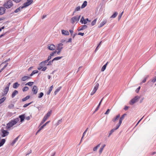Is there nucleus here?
I'll return each mask as SVG.
<instances>
[{
  "label": "nucleus",
  "instance_id": "nucleus-31",
  "mask_svg": "<svg viewBox=\"0 0 156 156\" xmlns=\"http://www.w3.org/2000/svg\"><path fill=\"white\" fill-rule=\"evenodd\" d=\"M30 5L29 3H27V2H26L25 3H24V4H23V5L22 6L23 8H25V7L28 6Z\"/></svg>",
  "mask_w": 156,
  "mask_h": 156
},
{
  "label": "nucleus",
  "instance_id": "nucleus-3",
  "mask_svg": "<svg viewBox=\"0 0 156 156\" xmlns=\"http://www.w3.org/2000/svg\"><path fill=\"white\" fill-rule=\"evenodd\" d=\"M13 3L11 1H8L5 3L4 5V6L6 9H9L11 8L12 5Z\"/></svg>",
  "mask_w": 156,
  "mask_h": 156
},
{
  "label": "nucleus",
  "instance_id": "nucleus-49",
  "mask_svg": "<svg viewBox=\"0 0 156 156\" xmlns=\"http://www.w3.org/2000/svg\"><path fill=\"white\" fill-rule=\"evenodd\" d=\"M123 13V12H122L118 16V20H119L121 18L122 16Z\"/></svg>",
  "mask_w": 156,
  "mask_h": 156
},
{
  "label": "nucleus",
  "instance_id": "nucleus-64",
  "mask_svg": "<svg viewBox=\"0 0 156 156\" xmlns=\"http://www.w3.org/2000/svg\"><path fill=\"white\" fill-rule=\"evenodd\" d=\"M51 58V56L50 55L48 57V60H50Z\"/></svg>",
  "mask_w": 156,
  "mask_h": 156
},
{
  "label": "nucleus",
  "instance_id": "nucleus-33",
  "mask_svg": "<svg viewBox=\"0 0 156 156\" xmlns=\"http://www.w3.org/2000/svg\"><path fill=\"white\" fill-rule=\"evenodd\" d=\"M62 56H58L55 57L53 59V60H58L62 58Z\"/></svg>",
  "mask_w": 156,
  "mask_h": 156
},
{
  "label": "nucleus",
  "instance_id": "nucleus-11",
  "mask_svg": "<svg viewBox=\"0 0 156 156\" xmlns=\"http://www.w3.org/2000/svg\"><path fill=\"white\" fill-rule=\"evenodd\" d=\"M5 9L3 7H0V15H2L4 13Z\"/></svg>",
  "mask_w": 156,
  "mask_h": 156
},
{
  "label": "nucleus",
  "instance_id": "nucleus-15",
  "mask_svg": "<svg viewBox=\"0 0 156 156\" xmlns=\"http://www.w3.org/2000/svg\"><path fill=\"white\" fill-rule=\"evenodd\" d=\"M25 115H23L19 116V117L20 119V122H23L25 119Z\"/></svg>",
  "mask_w": 156,
  "mask_h": 156
},
{
  "label": "nucleus",
  "instance_id": "nucleus-13",
  "mask_svg": "<svg viewBox=\"0 0 156 156\" xmlns=\"http://www.w3.org/2000/svg\"><path fill=\"white\" fill-rule=\"evenodd\" d=\"M87 28V26L86 25H83L79 28V29H78V31H80L82 30H83L84 29H86Z\"/></svg>",
  "mask_w": 156,
  "mask_h": 156
},
{
  "label": "nucleus",
  "instance_id": "nucleus-37",
  "mask_svg": "<svg viewBox=\"0 0 156 156\" xmlns=\"http://www.w3.org/2000/svg\"><path fill=\"white\" fill-rule=\"evenodd\" d=\"M32 91L34 94H36L38 90L37 89V88H33Z\"/></svg>",
  "mask_w": 156,
  "mask_h": 156
},
{
  "label": "nucleus",
  "instance_id": "nucleus-38",
  "mask_svg": "<svg viewBox=\"0 0 156 156\" xmlns=\"http://www.w3.org/2000/svg\"><path fill=\"white\" fill-rule=\"evenodd\" d=\"M97 20V19L96 18L94 19L93 21H92L91 23V25L92 26H94L96 24Z\"/></svg>",
  "mask_w": 156,
  "mask_h": 156
},
{
  "label": "nucleus",
  "instance_id": "nucleus-1",
  "mask_svg": "<svg viewBox=\"0 0 156 156\" xmlns=\"http://www.w3.org/2000/svg\"><path fill=\"white\" fill-rule=\"evenodd\" d=\"M19 119L17 118L11 120L9 123L6 124V129L7 130H9L13 126L16 125L19 121Z\"/></svg>",
  "mask_w": 156,
  "mask_h": 156
},
{
  "label": "nucleus",
  "instance_id": "nucleus-47",
  "mask_svg": "<svg viewBox=\"0 0 156 156\" xmlns=\"http://www.w3.org/2000/svg\"><path fill=\"white\" fill-rule=\"evenodd\" d=\"M57 52V51L56 50H55V51H53V52H52V53H51L50 55L51 56H53L54 55V54H55Z\"/></svg>",
  "mask_w": 156,
  "mask_h": 156
},
{
  "label": "nucleus",
  "instance_id": "nucleus-55",
  "mask_svg": "<svg viewBox=\"0 0 156 156\" xmlns=\"http://www.w3.org/2000/svg\"><path fill=\"white\" fill-rule=\"evenodd\" d=\"M109 111L110 109H108L106 111V112L105 113V114L106 115L108 114V113H109Z\"/></svg>",
  "mask_w": 156,
  "mask_h": 156
},
{
  "label": "nucleus",
  "instance_id": "nucleus-32",
  "mask_svg": "<svg viewBox=\"0 0 156 156\" xmlns=\"http://www.w3.org/2000/svg\"><path fill=\"white\" fill-rule=\"evenodd\" d=\"M38 73V71L37 70H34L32 72V73L30 74V76H32L33 75H34L36 73Z\"/></svg>",
  "mask_w": 156,
  "mask_h": 156
},
{
  "label": "nucleus",
  "instance_id": "nucleus-40",
  "mask_svg": "<svg viewBox=\"0 0 156 156\" xmlns=\"http://www.w3.org/2000/svg\"><path fill=\"white\" fill-rule=\"evenodd\" d=\"M80 9V6H78L76 8L74 11L73 12V13H74L76 11H79Z\"/></svg>",
  "mask_w": 156,
  "mask_h": 156
},
{
  "label": "nucleus",
  "instance_id": "nucleus-45",
  "mask_svg": "<svg viewBox=\"0 0 156 156\" xmlns=\"http://www.w3.org/2000/svg\"><path fill=\"white\" fill-rule=\"evenodd\" d=\"M43 95L44 94L42 92L40 93L38 96V98H41L43 96Z\"/></svg>",
  "mask_w": 156,
  "mask_h": 156
},
{
  "label": "nucleus",
  "instance_id": "nucleus-43",
  "mask_svg": "<svg viewBox=\"0 0 156 156\" xmlns=\"http://www.w3.org/2000/svg\"><path fill=\"white\" fill-rule=\"evenodd\" d=\"M27 2L28 3H29L30 5L31 4L32 2H33V0H27Z\"/></svg>",
  "mask_w": 156,
  "mask_h": 156
},
{
  "label": "nucleus",
  "instance_id": "nucleus-42",
  "mask_svg": "<svg viewBox=\"0 0 156 156\" xmlns=\"http://www.w3.org/2000/svg\"><path fill=\"white\" fill-rule=\"evenodd\" d=\"M45 65V64L44 62H42L40 63L39 64V66H40L42 68L44 67Z\"/></svg>",
  "mask_w": 156,
  "mask_h": 156
},
{
  "label": "nucleus",
  "instance_id": "nucleus-19",
  "mask_svg": "<svg viewBox=\"0 0 156 156\" xmlns=\"http://www.w3.org/2000/svg\"><path fill=\"white\" fill-rule=\"evenodd\" d=\"M23 8L22 6H20V7H19V8H18L17 9H16L14 11V12L15 13L18 12H19V11H20L21 9H23Z\"/></svg>",
  "mask_w": 156,
  "mask_h": 156
},
{
  "label": "nucleus",
  "instance_id": "nucleus-29",
  "mask_svg": "<svg viewBox=\"0 0 156 156\" xmlns=\"http://www.w3.org/2000/svg\"><path fill=\"white\" fill-rule=\"evenodd\" d=\"M30 98V96H29V95L27 96L25 98H23L22 99V101H25L27 100L28 99H29Z\"/></svg>",
  "mask_w": 156,
  "mask_h": 156
},
{
  "label": "nucleus",
  "instance_id": "nucleus-46",
  "mask_svg": "<svg viewBox=\"0 0 156 156\" xmlns=\"http://www.w3.org/2000/svg\"><path fill=\"white\" fill-rule=\"evenodd\" d=\"M19 136L17 137L15 139V140L13 141L12 142L13 144H14L17 140Z\"/></svg>",
  "mask_w": 156,
  "mask_h": 156
},
{
  "label": "nucleus",
  "instance_id": "nucleus-36",
  "mask_svg": "<svg viewBox=\"0 0 156 156\" xmlns=\"http://www.w3.org/2000/svg\"><path fill=\"white\" fill-rule=\"evenodd\" d=\"M50 122V121H49L46 122L41 127V128L43 129L46 125L47 124H48Z\"/></svg>",
  "mask_w": 156,
  "mask_h": 156
},
{
  "label": "nucleus",
  "instance_id": "nucleus-41",
  "mask_svg": "<svg viewBox=\"0 0 156 156\" xmlns=\"http://www.w3.org/2000/svg\"><path fill=\"white\" fill-rule=\"evenodd\" d=\"M14 105L12 104H11L10 105H9L8 106V108L10 109H12L14 108Z\"/></svg>",
  "mask_w": 156,
  "mask_h": 156
},
{
  "label": "nucleus",
  "instance_id": "nucleus-14",
  "mask_svg": "<svg viewBox=\"0 0 156 156\" xmlns=\"http://www.w3.org/2000/svg\"><path fill=\"white\" fill-rule=\"evenodd\" d=\"M107 22V20H105L101 23L98 26V27L100 28L103 26Z\"/></svg>",
  "mask_w": 156,
  "mask_h": 156
},
{
  "label": "nucleus",
  "instance_id": "nucleus-58",
  "mask_svg": "<svg viewBox=\"0 0 156 156\" xmlns=\"http://www.w3.org/2000/svg\"><path fill=\"white\" fill-rule=\"evenodd\" d=\"M78 34L79 35H81L82 36H83L84 34V33H81V32H79L78 33Z\"/></svg>",
  "mask_w": 156,
  "mask_h": 156
},
{
  "label": "nucleus",
  "instance_id": "nucleus-28",
  "mask_svg": "<svg viewBox=\"0 0 156 156\" xmlns=\"http://www.w3.org/2000/svg\"><path fill=\"white\" fill-rule=\"evenodd\" d=\"M19 85L17 82L15 83L13 85V88H17L19 87Z\"/></svg>",
  "mask_w": 156,
  "mask_h": 156
},
{
  "label": "nucleus",
  "instance_id": "nucleus-61",
  "mask_svg": "<svg viewBox=\"0 0 156 156\" xmlns=\"http://www.w3.org/2000/svg\"><path fill=\"white\" fill-rule=\"evenodd\" d=\"M62 122V119L59 120L57 122V125H58L59 123H61Z\"/></svg>",
  "mask_w": 156,
  "mask_h": 156
},
{
  "label": "nucleus",
  "instance_id": "nucleus-24",
  "mask_svg": "<svg viewBox=\"0 0 156 156\" xmlns=\"http://www.w3.org/2000/svg\"><path fill=\"white\" fill-rule=\"evenodd\" d=\"M103 98L101 100V101H100V102L99 103V104L98 105V106H97V107L96 108V109H95V112H96V111H97L98 110L99 108V107H100V105H101V102H102V100L103 99Z\"/></svg>",
  "mask_w": 156,
  "mask_h": 156
},
{
  "label": "nucleus",
  "instance_id": "nucleus-63",
  "mask_svg": "<svg viewBox=\"0 0 156 156\" xmlns=\"http://www.w3.org/2000/svg\"><path fill=\"white\" fill-rule=\"evenodd\" d=\"M129 108V107L125 106V107L124 108V109L125 110H127Z\"/></svg>",
  "mask_w": 156,
  "mask_h": 156
},
{
  "label": "nucleus",
  "instance_id": "nucleus-35",
  "mask_svg": "<svg viewBox=\"0 0 156 156\" xmlns=\"http://www.w3.org/2000/svg\"><path fill=\"white\" fill-rule=\"evenodd\" d=\"M100 144H99L96 147H94L93 148V151H96L97 150L98 148L100 146Z\"/></svg>",
  "mask_w": 156,
  "mask_h": 156
},
{
  "label": "nucleus",
  "instance_id": "nucleus-21",
  "mask_svg": "<svg viewBox=\"0 0 156 156\" xmlns=\"http://www.w3.org/2000/svg\"><path fill=\"white\" fill-rule=\"evenodd\" d=\"M5 139H2L1 140L0 142V147L2 146L5 143Z\"/></svg>",
  "mask_w": 156,
  "mask_h": 156
},
{
  "label": "nucleus",
  "instance_id": "nucleus-22",
  "mask_svg": "<svg viewBox=\"0 0 156 156\" xmlns=\"http://www.w3.org/2000/svg\"><path fill=\"white\" fill-rule=\"evenodd\" d=\"M30 78V77L29 76H24L22 77L21 80L23 81H25Z\"/></svg>",
  "mask_w": 156,
  "mask_h": 156
},
{
  "label": "nucleus",
  "instance_id": "nucleus-59",
  "mask_svg": "<svg viewBox=\"0 0 156 156\" xmlns=\"http://www.w3.org/2000/svg\"><path fill=\"white\" fill-rule=\"evenodd\" d=\"M13 1L16 3H18L20 2L21 0H13Z\"/></svg>",
  "mask_w": 156,
  "mask_h": 156
},
{
  "label": "nucleus",
  "instance_id": "nucleus-18",
  "mask_svg": "<svg viewBox=\"0 0 156 156\" xmlns=\"http://www.w3.org/2000/svg\"><path fill=\"white\" fill-rule=\"evenodd\" d=\"M87 5V2L86 1H84L81 6V8L83 9Z\"/></svg>",
  "mask_w": 156,
  "mask_h": 156
},
{
  "label": "nucleus",
  "instance_id": "nucleus-17",
  "mask_svg": "<svg viewBox=\"0 0 156 156\" xmlns=\"http://www.w3.org/2000/svg\"><path fill=\"white\" fill-rule=\"evenodd\" d=\"M120 115L119 114L118 115H117L116 116L115 118H114L112 119V121L113 122H115V121L118 119L120 117Z\"/></svg>",
  "mask_w": 156,
  "mask_h": 156
},
{
  "label": "nucleus",
  "instance_id": "nucleus-34",
  "mask_svg": "<svg viewBox=\"0 0 156 156\" xmlns=\"http://www.w3.org/2000/svg\"><path fill=\"white\" fill-rule=\"evenodd\" d=\"M6 98L5 97H3L0 99V104L3 103L5 100Z\"/></svg>",
  "mask_w": 156,
  "mask_h": 156
},
{
  "label": "nucleus",
  "instance_id": "nucleus-10",
  "mask_svg": "<svg viewBox=\"0 0 156 156\" xmlns=\"http://www.w3.org/2000/svg\"><path fill=\"white\" fill-rule=\"evenodd\" d=\"M63 44L62 43H59L56 46V49L57 50H62L63 48Z\"/></svg>",
  "mask_w": 156,
  "mask_h": 156
},
{
  "label": "nucleus",
  "instance_id": "nucleus-23",
  "mask_svg": "<svg viewBox=\"0 0 156 156\" xmlns=\"http://www.w3.org/2000/svg\"><path fill=\"white\" fill-rule=\"evenodd\" d=\"M108 62H107L105 65H104L102 67L101 69V71L102 72L104 71L106 69L107 65L108 64Z\"/></svg>",
  "mask_w": 156,
  "mask_h": 156
},
{
  "label": "nucleus",
  "instance_id": "nucleus-20",
  "mask_svg": "<svg viewBox=\"0 0 156 156\" xmlns=\"http://www.w3.org/2000/svg\"><path fill=\"white\" fill-rule=\"evenodd\" d=\"M148 77V75L144 77V79L142 80V81L140 83V84H141L142 83L145 82Z\"/></svg>",
  "mask_w": 156,
  "mask_h": 156
},
{
  "label": "nucleus",
  "instance_id": "nucleus-8",
  "mask_svg": "<svg viewBox=\"0 0 156 156\" xmlns=\"http://www.w3.org/2000/svg\"><path fill=\"white\" fill-rule=\"evenodd\" d=\"M47 48L50 50H53L55 49L56 47L53 44H48Z\"/></svg>",
  "mask_w": 156,
  "mask_h": 156
},
{
  "label": "nucleus",
  "instance_id": "nucleus-53",
  "mask_svg": "<svg viewBox=\"0 0 156 156\" xmlns=\"http://www.w3.org/2000/svg\"><path fill=\"white\" fill-rule=\"evenodd\" d=\"M69 32H70V33L71 34V35L72 36L73 34V30H69Z\"/></svg>",
  "mask_w": 156,
  "mask_h": 156
},
{
  "label": "nucleus",
  "instance_id": "nucleus-44",
  "mask_svg": "<svg viewBox=\"0 0 156 156\" xmlns=\"http://www.w3.org/2000/svg\"><path fill=\"white\" fill-rule=\"evenodd\" d=\"M32 103V102H31L29 103L26 104L24 105L23 107L24 108H26L27 107V106H28V105H30V104H31Z\"/></svg>",
  "mask_w": 156,
  "mask_h": 156
},
{
  "label": "nucleus",
  "instance_id": "nucleus-6",
  "mask_svg": "<svg viewBox=\"0 0 156 156\" xmlns=\"http://www.w3.org/2000/svg\"><path fill=\"white\" fill-rule=\"evenodd\" d=\"M126 115V114H124L120 118L119 120V122L117 125V129H118L121 125L122 121L123 120L124 117Z\"/></svg>",
  "mask_w": 156,
  "mask_h": 156
},
{
  "label": "nucleus",
  "instance_id": "nucleus-51",
  "mask_svg": "<svg viewBox=\"0 0 156 156\" xmlns=\"http://www.w3.org/2000/svg\"><path fill=\"white\" fill-rule=\"evenodd\" d=\"M60 91V89L58 88L55 91V95H56L57 93L58 92Z\"/></svg>",
  "mask_w": 156,
  "mask_h": 156
},
{
  "label": "nucleus",
  "instance_id": "nucleus-50",
  "mask_svg": "<svg viewBox=\"0 0 156 156\" xmlns=\"http://www.w3.org/2000/svg\"><path fill=\"white\" fill-rule=\"evenodd\" d=\"M95 86L94 88H98L99 87V84L98 83H95Z\"/></svg>",
  "mask_w": 156,
  "mask_h": 156
},
{
  "label": "nucleus",
  "instance_id": "nucleus-60",
  "mask_svg": "<svg viewBox=\"0 0 156 156\" xmlns=\"http://www.w3.org/2000/svg\"><path fill=\"white\" fill-rule=\"evenodd\" d=\"M46 69H47V67H43L42 68V71H45L46 70Z\"/></svg>",
  "mask_w": 156,
  "mask_h": 156
},
{
  "label": "nucleus",
  "instance_id": "nucleus-25",
  "mask_svg": "<svg viewBox=\"0 0 156 156\" xmlns=\"http://www.w3.org/2000/svg\"><path fill=\"white\" fill-rule=\"evenodd\" d=\"M118 13L117 12H115L111 16L110 18H115L117 15Z\"/></svg>",
  "mask_w": 156,
  "mask_h": 156
},
{
  "label": "nucleus",
  "instance_id": "nucleus-56",
  "mask_svg": "<svg viewBox=\"0 0 156 156\" xmlns=\"http://www.w3.org/2000/svg\"><path fill=\"white\" fill-rule=\"evenodd\" d=\"M86 133L85 132H84V133H83V136H82L81 138V141H82V140L83 139V137L84 136V135Z\"/></svg>",
  "mask_w": 156,
  "mask_h": 156
},
{
  "label": "nucleus",
  "instance_id": "nucleus-16",
  "mask_svg": "<svg viewBox=\"0 0 156 156\" xmlns=\"http://www.w3.org/2000/svg\"><path fill=\"white\" fill-rule=\"evenodd\" d=\"M18 94V92L16 90H15L12 94V97L13 98L16 95Z\"/></svg>",
  "mask_w": 156,
  "mask_h": 156
},
{
  "label": "nucleus",
  "instance_id": "nucleus-4",
  "mask_svg": "<svg viewBox=\"0 0 156 156\" xmlns=\"http://www.w3.org/2000/svg\"><path fill=\"white\" fill-rule=\"evenodd\" d=\"M140 98V97L137 96H135L129 102L130 105H133L134 103L137 102Z\"/></svg>",
  "mask_w": 156,
  "mask_h": 156
},
{
  "label": "nucleus",
  "instance_id": "nucleus-57",
  "mask_svg": "<svg viewBox=\"0 0 156 156\" xmlns=\"http://www.w3.org/2000/svg\"><path fill=\"white\" fill-rule=\"evenodd\" d=\"M72 41V39L71 38H69L68 41H67V42H71Z\"/></svg>",
  "mask_w": 156,
  "mask_h": 156
},
{
  "label": "nucleus",
  "instance_id": "nucleus-62",
  "mask_svg": "<svg viewBox=\"0 0 156 156\" xmlns=\"http://www.w3.org/2000/svg\"><path fill=\"white\" fill-rule=\"evenodd\" d=\"M48 61H49L48 60V59H47L46 60H45L44 61H43L42 62H44V64L46 65V63H47Z\"/></svg>",
  "mask_w": 156,
  "mask_h": 156
},
{
  "label": "nucleus",
  "instance_id": "nucleus-52",
  "mask_svg": "<svg viewBox=\"0 0 156 156\" xmlns=\"http://www.w3.org/2000/svg\"><path fill=\"white\" fill-rule=\"evenodd\" d=\"M103 150V148H101V147L99 151V153L100 154H101V153Z\"/></svg>",
  "mask_w": 156,
  "mask_h": 156
},
{
  "label": "nucleus",
  "instance_id": "nucleus-48",
  "mask_svg": "<svg viewBox=\"0 0 156 156\" xmlns=\"http://www.w3.org/2000/svg\"><path fill=\"white\" fill-rule=\"evenodd\" d=\"M156 81V76L154 77L151 80V82L153 83H154Z\"/></svg>",
  "mask_w": 156,
  "mask_h": 156
},
{
  "label": "nucleus",
  "instance_id": "nucleus-54",
  "mask_svg": "<svg viewBox=\"0 0 156 156\" xmlns=\"http://www.w3.org/2000/svg\"><path fill=\"white\" fill-rule=\"evenodd\" d=\"M101 41L100 43H99V45L95 49V52H96L98 50V48L99 46V45L101 44Z\"/></svg>",
  "mask_w": 156,
  "mask_h": 156
},
{
  "label": "nucleus",
  "instance_id": "nucleus-7",
  "mask_svg": "<svg viewBox=\"0 0 156 156\" xmlns=\"http://www.w3.org/2000/svg\"><path fill=\"white\" fill-rule=\"evenodd\" d=\"M1 132L2 133V136L4 137L8 136L9 134V133L6 130H5L3 129H1Z\"/></svg>",
  "mask_w": 156,
  "mask_h": 156
},
{
  "label": "nucleus",
  "instance_id": "nucleus-5",
  "mask_svg": "<svg viewBox=\"0 0 156 156\" xmlns=\"http://www.w3.org/2000/svg\"><path fill=\"white\" fill-rule=\"evenodd\" d=\"M80 16L77 15L72 18L71 19V22L72 23H73L76 21H78L80 19Z\"/></svg>",
  "mask_w": 156,
  "mask_h": 156
},
{
  "label": "nucleus",
  "instance_id": "nucleus-2",
  "mask_svg": "<svg viewBox=\"0 0 156 156\" xmlns=\"http://www.w3.org/2000/svg\"><path fill=\"white\" fill-rule=\"evenodd\" d=\"M51 110L49 112H48V113L45 115L44 117L42 120L41 122L40 125H41L44 123V122L46 121L47 119L51 115Z\"/></svg>",
  "mask_w": 156,
  "mask_h": 156
},
{
  "label": "nucleus",
  "instance_id": "nucleus-27",
  "mask_svg": "<svg viewBox=\"0 0 156 156\" xmlns=\"http://www.w3.org/2000/svg\"><path fill=\"white\" fill-rule=\"evenodd\" d=\"M97 90V88H94L93 90L91 91L90 93V95H93L96 92Z\"/></svg>",
  "mask_w": 156,
  "mask_h": 156
},
{
  "label": "nucleus",
  "instance_id": "nucleus-39",
  "mask_svg": "<svg viewBox=\"0 0 156 156\" xmlns=\"http://www.w3.org/2000/svg\"><path fill=\"white\" fill-rule=\"evenodd\" d=\"M33 83H34L33 82H30L28 83H27L25 84V85H28L29 86H31L32 85H33Z\"/></svg>",
  "mask_w": 156,
  "mask_h": 156
},
{
  "label": "nucleus",
  "instance_id": "nucleus-12",
  "mask_svg": "<svg viewBox=\"0 0 156 156\" xmlns=\"http://www.w3.org/2000/svg\"><path fill=\"white\" fill-rule=\"evenodd\" d=\"M61 31L62 34L64 35H68L69 34L68 31L62 30Z\"/></svg>",
  "mask_w": 156,
  "mask_h": 156
},
{
  "label": "nucleus",
  "instance_id": "nucleus-9",
  "mask_svg": "<svg viewBox=\"0 0 156 156\" xmlns=\"http://www.w3.org/2000/svg\"><path fill=\"white\" fill-rule=\"evenodd\" d=\"M87 21H88L89 22H90V21L89 20L88 18L85 20L83 17L82 16L80 22L82 24L83 23L84 24H85L87 23Z\"/></svg>",
  "mask_w": 156,
  "mask_h": 156
},
{
  "label": "nucleus",
  "instance_id": "nucleus-26",
  "mask_svg": "<svg viewBox=\"0 0 156 156\" xmlns=\"http://www.w3.org/2000/svg\"><path fill=\"white\" fill-rule=\"evenodd\" d=\"M9 91V88H5L4 91V92L3 93L2 95L4 96L6 95Z\"/></svg>",
  "mask_w": 156,
  "mask_h": 156
},
{
  "label": "nucleus",
  "instance_id": "nucleus-30",
  "mask_svg": "<svg viewBox=\"0 0 156 156\" xmlns=\"http://www.w3.org/2000/svg\"><path fill=\"white\" fill-rule=\"evenodd\" d=\"M117 129V126H116V128L115 129H112L110 131V132L109 133V136H110L112 133L115 130L117 129Z\"/></svg>",
  "mask_w": 156,
  "mask_h": 156
}]
</instances>
